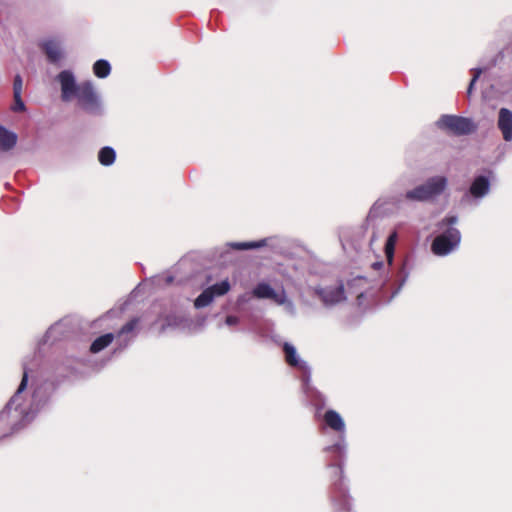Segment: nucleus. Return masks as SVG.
I'll return each instance as SVG.
<instances>
[{
	"instance_id": "11",
	"label": "nucleus",
	"mask_w": 512,
	"mask_h": 512,
	"mask_svg": "<svg viewBox=\"0 0 512 512\" xmlns=\"http://www.w3.org/2000/svg\"><path fill=\"white\" fill-rule=\"evenodd\" d=\"M498 128L505 141L512 140V112L509 109L501 108L499 110Z\"/></svg>"
},
{
	"instance_id": "31",
	"label": "nucleus",
	"mask_w": 512,
	"mask_h": 512,
	"mask_svg": "<svg viewBox=\"0 0 512 512\" xmlns=\"http://www.w3.org/2000/svg\"><path fill=\"white\" fill-rule=\"evenodd\" d=\"M383 266H384V263H383V262H381V261H377V262H374V263L372 264V267H373V269H375V270H379V269H381Z\"/></svg>"
},
{
	"instance_id": "27",
	"label": "nucleus",
	"mask_w": 512,
	"mask_h": 512,
	"mask_svg": "<svg viewBox=\"0 0 512 512\" xmlns=\"http://www.w3.org/2000/svg\"><path fill=\"white\" fill-rule=\"evenodd\" d=\"M472 71H473V77H472V79L470 81V84L468 86V90H467L468 95H470L472 93L473 87H474L476 81L478 80V78L480 77V75L482 74L483 69L475 68Z\"/></svg>"
},
{
	"instance_id": "7",
	"label": "nucleus",
	"mask_w": 512,
	"mask_h": 512,
	"mask_svg": "<svg viewBox=\"0 0 512 512\" xmlns=\"http://www.w3.org/2000/svg\"><path fill=\"white\" fill-rule=\"evenodd\" d=\"M283 350L285 353L286 362L292 367L299 368L303 372V383L305 385L308 384L311 378L310 367L307 365L305 361H302L300 359V357L297 354L296 348L292 344L285 342L283 345Z\"/></svg>"
},
{
	"instance_id": "28",
	"label": "nucleus",
	"mask_w": 512,
	"mask_h": 512,
	"mask_svg": "<svg viewBox=\"0 0 512 512\" xmlns=\"http://www.w3.org/2000/svg\"><path fill=\"white\" fill-rule=\"evenodd\" d=\"M327 450L335 451V452H337L339 454H342L345 451V443H344V441H342L340 443H337V444H335L333 446L328 447Z\"/></svg>"
},
{
	"instance_id": "9",
	"label": "nucleus",
	"mask_w": 512,
	"mask_h": 512,
	"mask_svg": "<svg viewBox=\"0 0 512 512\" xmlns=\"http://www.w3.org/2000/svg\"><path fill=\"white\" fill-rule=\"evenodd\" d=\"M40 47L51 63H57L63 58L62 44L58 39H45L41 42Z\"/></svg>"
},
{
	"instance_id": "3",
	"label": "nucleus",
	"mask_w": 512,
	"mask_h": 512,
	"mask_svg": "<svg viewBox=\"0 0 512 512\" xmlns=\"http://www.w3.org/2000/svg\"><path fill=\"white\" fill-rule=\"evenodd\" d=\"M448 180L444 176H434L429 178L423 184L400 195L397 202L400 206L404 201L424 202L431 200L444 192Z\"/></svg>"
},
{
	"instance_id": "30",
	"label": "nucleus",
	"mask_w": 512,
	"mask_h": 512,
	"mask_svg": "<svg viewBox=\"0 0 512 512\" xmlns=\"http://www.w3.org/2000/svg\"><path fill=\"white\" fill-rule=\"evenodd\" d=\"M15 101H16L15 110H23L25 106H24L23 101L21 100V96L19 97V99H15Z\"/></svg>"
},
{
	"instance_id": "8",
	"label": "nucleus",
	"mask_w": 512,
	"mask_h": 512,
	"mask_svg": "<svg viewBox=\"0 0 512 512\" xmlns=\"http://www.w3.org/2000/svg\"><path fill=\"white\" fill-rule=\"evenodd\" d=\"M490 190V182L485 176H478L472 182L469 192L466 193L462 199L461 203L468 204L474 199H481L489 193Z\"/></svg>"
},
{
	"instance_id": "24",
	"label": "nucleus",
	"mask_w": 512,
	"mask_h": 512,
	"mask_svg": "<svg viewBox=\"0 0 512 512\" xmlns=\"http://www.w3.org/2000/svg\"><path fill=\"white\" fill-rule=\"evenodd\" d=\"M215 296H222L230 290V283L228 280H223L209 287Z\"/></svg>"
},
{
	"instance_id": "16",
	"label": "nucleus",
	"mask_w": 512,
	"mask_h": 512,
	"mask_svg": "<svg viewBox=\"0 0 512 512\" xmlns=\"http://www.w3.org/2000/svg\"><path fill=\"white\" fill-rule=\"evenodd\" d=\"M114 340V334L112 333H107V334H104L98 338H96L91 346H90V351L92 353H98L100 351H102L103 349H105L106 347H108L112 341Z\"/></svg>"
},
{
	"instance_id": "2",
	"label": "nucleus",
	"mask_w": 512,
	"mask_h": 512,
	"mask_svg": "<svg viewBox=\"0 0 512 512\" xmlns=\"http://www.w3.org/2000/svg\"><path fill=\"white\" fill-rule=\"evenodd\" d=\"M60 85L63 102L76 100L79 109L87 114L99 116L104 108L100 94L91 81L78 83L70 70H63L56 76Z\"/></svg>"
},
{
	"instance_id": "35",
	"label": "nucleus",
	"mask_w": 512,
	"mask_h": 512,
	"mask_svg": "<svg viewBox=\"0 0 512 512\" xmlns=\"http://www.w3.org/2000/svg\"><path fill=\"white\" fill-rule=\"evenodd\" d=\"M375 240H376V236H375V235H373V236H372V238H371V240H370V242L372 243V242H373V241H375Z\"/></svg>"
},
{
	"instance_id": "13",
	"label": "nucleus",
	"mask_w": 512,
	"mask_h": 512,
	"mask_svg": "<svg viewBox=\"0 0 512 512\" xmlns=\"http://www.w3.org/2000/svg\"><path fill=\"white\" fill-rule=\"evenodd\" d=\"M252 294L258 299H271L274 302L279 296V292H276L269 284L265 282L257 284L254 287Z\"/></svg>"
},
{
	"instance_id": "10",
	"label": "nucleus",
	"mask_w": 512,
	"mask_h": 512,
	"mask_svg": "<svg viewBox=\"0 0 512 512\" xmlns=\"http://www.w3.org/2000/svg\"><path fill=\"white\" fill-rule=\"evenodd\" d=\"M332 499L335 503V506L337 508V512H340V509L343 508L346 512H350L349 506H350V500L347 495V490L343 486L342 483L335 482L333 484V496Z\"/></svg>"
},
{
	"instance_id": "26",
	"label": "nucleus",
	"mask_w": 512,
	"mask_h": 512,
	"mask_svg": "<svg viewBox=\"0 0 512 512\" xmlns=\"http://www.w3.org/2000/svg\"><path fill=\"white\" fill-rule=\"evenodd\" d=\"M22 85H23V82H22L21 76L20 75H16L15 78H14V84H13L15 99H19V97L21 96Z\"/></svg>"
},
{
	"instance_id": "12",
	"label": "nucleus",
	"mask_w": 512,
	"mask_h": 512,
	"mask_svg": "<svg viewBox=\"0 0 512 512\" xmlns=\"http://www.w3.org/2000/svg\"><path fill=\"white\" fill-rule=\"evenodd\" d=\"M177 328V329H191V322L184 314H171L166 318V324L163 325L162 330L166 328Z\"/></svg>"
},
{
	"instance_id": "33",
	"label": "nucleus",
	"mask_w": 512,
	"mask_h": 512,
	"mask_svg": "<svg viewBox=\"0 0 512 512\" xmlns=\"http://www.w3.org/2000/svg\"><path fill=\"white\" fill-rule=\"evenodd\" d=\"M172 281H173V278H172L171 276H167V277L165 278V282H166V284H170V283H172Z\"/></svg>"
},
{
	"instance_id": "4",
	"label": "nucleus",
	"mask_w": 512,
	"mask_h": 512,
	"mask_svg": "<svg viewBox=\"0 0 512 512\" xmlns=\"http://www.w3.org/2000/svg\"><path fill=\"white\" fill-rule=\"evenodd\" d=\"M457 221V216H448L440 222V229H446L433 240L432 251L434 254L445 256L459 246L461 241L460 231L452 227Z\"/></svg>"
},
{
	"instance_id": "14",
	"label": "nucleus",
	"mask_w": 512,
	"mask_h": 512,
	"mask_svg": "<svg viewBox=\"0 0 512 512\" xmlns=\"http://www.w3.org/2000/svg\"><path fill=\"white\" fill-rule=\"evenodd\" d=\"M325 423L333 430L344 432L345 423L340 414L334 410H328L324 415Z\"/></svg>"
},
{
	"instance_id": "34",
	"label": "nucleus",
	"mask_w": 512,
	"mask_h": 512,
	"mask_svg": "<svg viewBox=\"0 0 512 512\" xmlns=\"http://www.w3.org/2000/svg\"><path fill=\"white\" fill-rule=\"evenodd\" d=\"M337 471H338L339 475L341 476V474H342V468H341V467H339V468L337 469Z\"/></svg>"
},
{
	"instance_id": "15",
	"label": "nucleus",
	"mask_w": 512,
	"mask_h": 512,
	"mask_svg": "<svg viewBox=\"0 0 512 512\" xmlns=\"http://www.w3.org/2000/svg\"><path fill=\"white\" fill-rule=\"evenodd\" d=\"M17 142V135L0 125V149L8 151L12 149Z\"/></svg>"
},
{
	"instance_id": "19",
	"label": "nucleus",
	"mask_w": 512,
	"mask_h": 512,
	"mask_svg": "<svg viewBox=\"0 0 512 512\" xmlns=\"http://www.w3.org/2000/svg\"><path fill=\"white\" fill-rule=\"evenodd\" d=\"M275 303L278 305H282L284 307L285 312L288 313L289 315H296L295 305L290 299L287 298L286 292L283 289L279 292V296L277 297Z\"/></svg>"
},
{
	"instance_id": "29",
	"label": "nucleus",
	"mask_w": 512,
	"mask_h": 512,
	"mask_svg": "<svg viewBox=\"0 0 512 512\" xmlns=\"http://www.w3.org/2000/svg\"><path fill=\"white\" fill-rule=\"evenodd\" d=\"M226 324L229 326L235 325L239 322V318L236 316L229 315L226 317Z\"/></svg>"
},
{
	"instance_id": "5",
	"label": "nucleus",
	"mask_w": 512,
	"mask_h": 512,
	"mask_svg": "<svg viewBox=\"0 0 512 512\" xmlns=\"http://www.w3.org/2000/svg\"><path fill=\"white\" fill-rule=\"evenodd\" d=\"M437 125L456 135H467L476 129L471 119L456 115H442L437 121Z\"/></svg>"
},
{
	"instance_id": "18",
	"label": "nucleus",
	"mask_w": 512,
	"mask_h": 512,
	"mask_svg": "<svg viewBox=\"0 0 512 512\" xmlns=\"http://www.w3.org/2000/svg\"><path fill=\"white\" fill-rule=\"evenodd\" d=\"M116 158L115 150L109 146L103 147L98 154L99 162L104 166H110Z\"/></svg>"
},
{
	"instance_id": "21",
	"label": "nucleus",
	"mask_w": 512,
	"mask_h": 512,
	"mask_svg": "<svg viewBox=\"0 0 512 512\" xmlns=\"http://www.w3.org/2000/svg\"><path fill=\"white\" fill-rule=\"evenodd\" d=\"M138 322H139V320L137 318H134L131 321H129L128 323H126L119 331L118 337L121 339V341L125 342L124 346H126L131 339V338H128L127 335L132 333L136 329Z\"/></svg>"
},
{
	"instance_id": "22",
	"label": "nucleus",
	"mask_w": 512,
	"mask_h": 512,
	"mask_svg": "<svg viewBox=\"0 0 512 512\" xmlns=\"http://www.w3.org/2000/svg\"><path fill=\"white\" fill-rule=\"evenodd\" d=\"M214 299L213 292L208 287L205 289L194 301V306L196 308H203L208 306Z\"/></svg>"
},
{
	"instance_id": "32",
	"label": "nucleus",
	"mask_w": 512,
	"mask_h": 512,
	"mask_svg": "<svg viewBox=\"0 0 512 512\" xmlns=\"http://www.w3.org/2000/svg\"><path fill=\"white\" fill-rule=\"evenodd\" d=\"M55 329H56V327H54V326H52L51 328L48 329V331L45 334V342L50 338L51 334L53 333V331Z\"/></svg>"
},
{
	"instance_id": "23",
	"label": "nucleus",
	"mask_w": 512,
	"mask_h": 512,
	"mask_svg": "<svg viewBox=\"0 0 512 512\" xmlns=\"http://www.w3.org/2000/svg\"><path fill=\"white\" fill-rule=\"evenodd\" d=\"M266 240L249 241V242H234L230 243V246L237 250H249L256 249L265 246Z\"/></svg>"
},
{
	"instance_id": "1",
	"label": "nucleus",
	"mask_w": 512,
	"mask_h": 512,
	"mask_svg": "<svg viewBox=\"0 0 512 512\" xmlns=\"http://www.w3.org/2000/svg\"><path fill=\"white\" fill-rule=\"evenodd\" d=\"M42 405L39 388L29 380L24 367L21 382L9 402L0 412V438L8 436L29 424Z\"/></svg>"
},
{
	"instance_id": "17",
	"label": "nucleus",
	"mask_w": 512,
	"mask_h": 512,
	"mask_svg": "<svg viewBox=\"0 0 512 512\" xmlns=\"http://www.w3.org/2000/svg\"><path fill=\"white\" fill-rule=\"evenodd\" d=\"M398 240V234L396 231H393L387 241L385 243V256L388 262V265H392L394 259L395 245Z\"/></svg>"
},
{
	"instance_id": "20",
	"label": "nucleus",
	"mask_w": 512,
	"mask_h": 512,
	"mask_svg": "<svg viewBox=\"0 0 512 512\" xmlns=\"http://www.w3.org/2000/svg\"><path fill=\"white\" fill-rule=\"evenodd\" d=\"M93 72L98 78H106L111 72V66L108 61L100 59L94 63Z\"/></svg>"
},
{
	"instance_id": "25",
	"label": "nucleus",
	"mask_w": 512,
	"mask_h": 512,
	"mask_svg": "<svg viewBox=\"0 0 512 512\" xmlns=\"http://www.w3.org/2000/svg\"><path fill=\"white\" fill-rule=\"evenodd\" d=\"M407 277H408V274L407 273H404V267H401V270H400V280L398 282V285L396 288H394L393 292H392V295L390 297L389 300H391L392 298H394L398 293L399 291L401 290V288L404 286L406 280H407Z\"/></svg>"
},
{
	"instance_id": "6",
	"label": "nucleus",
	"mask_w": 512,
	"mask_h": 512,
	"mask_svg": "<svg viewBox=\"0 0 512 512\" xmlns=\"http://www.w3.org/2000/svg\"><path fill=\"white\" fill-rule=\"evenodd\" d=\"M315 293L319 296L325 306H333L346 299L342 283L335 286L316 288Z\"/></svg>"
}]
</instances>
